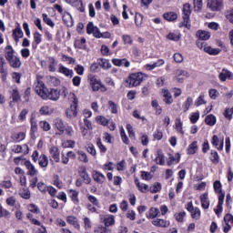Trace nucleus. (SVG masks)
<instances>
[{
    "label": "nucleus",
    "instance_id": "38",
    "mask_svg": "<svg viewBox=\"0 0 233 233\" xmlns=\"http://www.w3.org/2000/svg\"><path fill=\"white\" fill-rule=\"evenodd\" d=\"M167 38L169 39V41H179V39H181V34H179V33H169L167 35Z\"/></svg>",
    "mask_w": 233,
    "mask_h": 233
},
{
    "label": "nucleus",
    "instance_id": "46",
    "mask_svg": "<svg viewBox=\"0 0 233 233\" xmlns=\"http://www.w3.org/2000/svg\"><path fill=\"white\" fill-rule=\"evenodd\" d=\"M213 188L217 194H223V191L221 190V182L219 180L214 182Z\"/></svg>",
    "mask_w": 233,
    "mask_h": 233
},
{
    "label": "nucleus",
    "instance_id": "10",
    "mask_svg": "<svg viewBox=\"0 0 233 233\" xmlns=\"http://www.w3.org/2000/svg\"><path fill=\"white\" fill-rule=\"evenodd\" d=\"M24 165L27 169V176H31V177H34V176H37V169H35V167L32 165L30 160L25 161Z\"/></svg>",
    "mask_w": 233,
    "mask_h": 233
},
{
    "label": "nucleus",
    "instance_id": "21",
    "mask_svg": "<svg viewBox=\"0 0 233 233\" xmlns=\"http://www.w3.org/2000/svg\"><path fill=\"white\" fill-rule=\"evenodd\" d=\"M152 225L155 227H162V228H167L170 225V222L161 219V218H156L152 221Z\"/></svg>",
    "mask_w": 233,
    "mask_h": 233
},
{
    "label": "nucleus",
    "instance_id": "15",
    "mask_svg": "<svg viewBox=\"0 0 233 233\" xmlns=\"http://www.w3.org/2000/svg\"><path fill=\"white\" fill-rule=\"evenodd\" d=\"M46 59L48 63L49 72H56L57 70V68L56 67L57 66V60H56L54 56H49Z\"/></svg>",
    "mask_w": 233,
    "mask_h": 233
},
{
    "label": "nucleus",
    "instance_id": "18",
    "mask_svg": "<svg viewBox=\"0 0 233 233\" xmlns=\"http://www.w3.org/2000/svg\"><path fill=\"white\" fill-rule=\"evenodd\" d=\"M50 156L52 159H54L55 163H59V148H57V147H52L50 148Z\"/></svg>",
    "mask_w": 233,
    "mask_h": 233
},
{
    "label": "nucleus",
    "instance_id": "9",
    "mask_svg": "<svg viewBox=\"0 0 233 233\" xmlns=\"http://www.w3.org/2000/svg\"><path fill=\"white\" fill-rule=\"evenodd\" d=\"M24 35L25 34L23 33V29H21V25H18L15 29L13 30L12 37L15 42V45L19 43V39H22Z\"/></svg>",
    "mask_w": 233,
    "mask_h": 233
},
{
    "label": "nucleus",
    "instance_id": "13",
    "mask_svg": "<svg viewBox=\"0 0 233 233\" xmlns=\"http://www.w3.org/2000/svg\"><path fill=\"white\" fill-rule=\"evenodd\" d=\"M11 99L12 101L9 102V106L14 108L15 103H19V101H21V95H19L17 89H13Z\"/></svg>",
    "mask_w": 233,
    "mask_h": 233
},
{
    "label": "nucleus",
    "instance_id": "55",
    "mask_svg": "<svg viewBox=\"0 0 233 233\" xmlns=\"http://www.w3.org/2000/svg\"><path fill=\"white\" fill-rule=\"evenodd\" d=\"M122 39L124 41V45H132L133 40H132V36H130L129 35H123Z\"/></svg>",
    "mask_w": 233,
    "mask_h": 233
},
{
    "label": "nucleus",
    "instance_id": "7",
    "mask_svg": "<svg viewBox=\"0 0 233 233\" xmlns=\"http://www.w3.org/2000/svg\"><path fill=\"white\" fill-rule=\"evenodd\" d=\"M86 33L88 35L93 34L94 37L101 39V31L97 26H94V23L89 22L86 25Z\"/></svg>",
    "mask_w": 233,
    "mask_h": 233
},
{
    "label": "nucleus",
    "instance_id": "43",
    "mask_svg": "<svg viewBox=\"0 0 233 233\" xmlns=\"http://www.w3.org/2000/svg\"><path fill=\"white\" fill-rule=\"evenodd\" d=\"M135 25L140 27L143 25V15L137 13L135 15Z\"/></svg>",
    "mask_w": 233,
    "mask_h": 233
},
{
    "label": "nucleus",
    "instance_id": "41",
    "mask_svg": "<svg viewBox=\"0 0 233 233\" xmlns=\"http://www.w3.org/2000/svg\"><path fill=\"white\" fill-rule=\"evenodd\" d=\"M39 165L42 167V168L48 167V157L46 155H42L39 157Z\"/></svg>",
    "mask_w": 233,
    "mask_h": 233
},
{
    "label": "nucleus",
    "instance_id": "6",
    "mask_svg": "<svg viewBox=\"0 0 233 233\" xmlns=\"http://www.w3.org/2000/svg\"><path fill=\"white\" fill-rule=\"evenodd\" d=\"M87 79L92 88H105V86H103V82H101V79L96 76V75H88Z\"/></svg>",
    "mask_w": 233,
    "mask_h": 233
},
{
    "label": "nucleus",
    "instance_id": "61",
    "mask_svg": "<svg viewBox=\"0 0 233 233\" xmlns=\"http://www.w3.org/2000/svg\"><path fill=\"white\" fill-rule=\"evenodd\" d=\"M174 61L176 63H183V55H181L179 53H176L174 55Z\"/></svg>",
    "mask_w": 233,
    "mask_h": 233
},
{
    "label": "nucleus",
    "instance_id": "17",
    "mask_svg": "<svg viewBox=\"0 0 233 233\" xmlns=\"http://www.w3.org/2000/svg\"><path fill=\"white\" fill-rule=\"evenodd\" d=\"M54 125L56 128L60 132L59 134H65V123L63 122V119L61 118H56L54 120Z\"/></svg>",
    "mask_w": 233,
    "mask_h": 233
},
{
    "label": "nucleus",
    "instance_id": "62",
    "mask_svg": "<svg viewBox=\"0 0 233 233\" xmlns=\"http://www.w3.org/2000/svg\"><path fill=\"white\" fill-rule=\"evenodd\" d=\"M232 114H233L232 108H227L224 112L225 117H227L228 119H232Z\"/></svg>",
    "mask_w": 233,
    "mask_h": 233
},
{
    "label": "nucleus",
    "instance_id": "14",
    "mask_svg": "<svg viewBox=\"0 0 233 233\" xmlns=\"http://www.w3.org/2000/svg\"><path fill=\"white\" fill-rule=\"evenodd\" d=\"M112 63L113 65H115V66H123V65L124 66H126V68H128V66H130V62L127 60V58H114L112 59Z\"/></svg>",
    "mask_w": 233,
    "mask_h": 233
},
{
    "label": "nucleus",
    "instance_id": "23",
    "mask_svg": "<svg viewBox=\"0 0 233 233\" xmlns=\"http://www.w3.org/2000/svg\"><path fill=\"white\" fill-rule=\"evenodd\" d=\"M204 52H206V54H209V56H218V54H219V52H221V49L220 48H212L210 46H205Z\"/></svg>",
    "mask_w": 233,
    "mask_h": 233
},
{
    "label": "nucleus",
    "instance_id": "24",
    "mask_svg": "<svg viewBox=\"0 0 233 233\" xmlns=\"http://www.w3.org/2000/svg\"><path fill=\"white\" fill-rule=\"evenodd\" d=\"M200 202H201L202 208H204L205 209L210 207V202L208 201V193H204L200 196Z\"/></svg>",
    "mask_w": 233,
    "mask_h": 233
},
{
    "label": "nucleus",
    "instance_id": "64",
    "mask_svg": "<svg viewBox=\"0 0 233 233\" xmlns=\"http://www.w3.org/2000/svg\"><path fill=\"white\" fill-rule=\"evenodd\" d=\"M226 17L228 20H229L230 23L233 25V10L227 11Z\"/></svg>",
    "mask_w": 233,
    "mask_h": 233
},
{
    "label": "nucleus",
    "instance_id": "28",
    "mask_svg": "<svg viewBox=\"0 0 233 233\" xmlns=\"http://www.w3.org/2000/svg\"><path fill=\"white\" fill-rule=\"evenodd\" d=\"M58 72H60V74H64L66 77H72V76H74V71L65 67V66H60Z\"/></svg>",
    "mask_w": 233,
    "mask_h": 233
},
{
    "label": "nucleus",
    "instance_id": "35",
    "mask_svg": "<svg viewBox=\"0 0 233 233\" xmlns=\"http://www.w3.org/2000/svg\"><path fill=\"white\" fill-rule=\"evenodd\" d=\"M205 121L209 127H214V125H216V116L214 115H208Z\"/></svg>",
    "mask_w": 233,
    "mask_h": 233
},
{
    "label": "nucleus",
    "instance_id": "40",
    "mask_svg": "<svg viewBox=\"0 0 233 233\" xmlns=\"http://www.w3.org/2000/svg\"><path fill=\"white\" fill-rule=\"evenodd\" d=\"M163 65H165V60L160 59L157 62L154 63L153 65H150V64L147 65V70H154V68H157V66H161Z\"/></svg>",
    "mask_w": 233,
    "mask_h": 233
},
{
    "label": "nucleus",
    "instance_id": "44",
    "mask_svg": "<svg viewBox=\"0 0 233 233\" xmlns=\"http://www.w3.org/2000/svg\"><path fill=\"white\" fill-rule=\"evenodd\" d=\"M39 127H40V128H42V130H44V132H48L51 128L50 123H48L46 120L40 121Z\"/></svg>",
    "mask_w": 233,
    "mask_h": 233
},
{
    "label": "nucleus",
    "instance_id": "39",
    "mask_svg": "<svg viewBox=\"0 0 233 233\" xmlns=\"http://www.w3.org/2000/svg\"><path fill=\"white\" fill-rule=\"evenodd\" d=\"M66 221L67 223H69V225H73V227H75V228H79V224H77V218L74 216H69L66 218Z\"/></svg>",
    "mask_w": 233,
    "mask_h": 233
},
{
    "label": "nucleus",
    "instance_id": "42",
    "mask_svg": "<svg viewBox=\"0 0 233 233\" xmlns=\"http://www.w3.org/2000/svg\"><path fill=\"white\" fill-rule=\"evenodd\" d=\"M78 161H81V163H88V157L86 156V153L83 151H78Z\"/></svg>",
    "mask_w": 233,
    "mask_h": 233
},
{
    "label": "nucleus",
    "instance_id": "34",
    "mask_svg": "<svg viewBox=\"0 0 233 233\" xmlns=\"http://www.w3.org/2000/svg\"><path fill=\"white\" fill-rule=\"evenodd\" d=\"M42 17H43V21H44V23H46V25H47L51 28H54V26H56V24L54 23V21H52V18L48 17V15L43 14Z\"/></svg>",
    "mask_w": 233,
    "mask_h": 233
},
{
    "label": "nucleus",
    "instance_id": "54",
    "mask_svg": "<svg viewBox=\"0 0 233 233\" xmlns=\"http://www.w3.org/2000/svg\"><path fill=\"white\" fill-rule=\"evenodd\" d=\"M176 129L177 132H180V134H185V132H183V123H181L179 118H177L176 120Z\"/></svg>",
    "mask_w": 233,
    "mask_h": 233
},
{
    "label": "nucleus",
    "instance_id": "27",
    "mask_svg": "<svg viewBox=\"0 0 233 233\" xmlns=\"http://www.w3.org/2000/svg\"><path fill=\"white\" fill-rule=\"evenodd\" d=\"M168 159L169 160L167 161V165H168V167H172V165H176V164L179 163V160L181 159V155H179V153H177L175 155V157L170 156L168 157Z\"/></svg>",
    "mask_w": 233,
    "mask_h": 233
},
{
    "label": "nucleus",
    "instance_id": "31",
    "mask_svg": "<svg viewBox=\"0 0 233 233\" xmlns=\"http://www.w3.org/2000/svg\"><path fill=\"white\" fill-rule=\"evenodd\" d=\"M5 65H6V61L3 56H0V74H2L3 76H7L8 70L5 68Z\"/></svg>",
    "mask_w": 233,
    "mask_h": 233
},
{
    "label": "nucleus",
    "instance_id": "45",
    "mask_svg": "<svg viewBox=\"0 0 233 233\" xmlns=\"http://www.w3.org/2000/svg\"><path fill=\"white\" fill-rule=\"evenodd\" d=\"M188 154H196L198 152V142L194 141L192 144L189 145L187 149Z\"/></svg>",
    "mask_w": 233,
    "mask_h": 233
},
{
    "label": "nucleus",
    "instance_id": "56",
    "mask_svg": "<svg viewBox=\"0 0 233 233\" xmlns=\"http://www.w3.org/2000/svg\"><path fill=\"white\" fill-rule=\"evenodd\" d=\"M161 190V183H156L153 187H150V192L156 194Z\"/></svg>",
    "mask_w": 233,
    "mask_h": 233
},
{
    "label": "nucleus",
    "instance_id": "16",
    "mask_svg": "<svg viewBox=\"0 0 233 233\" xmlns=\"http://www.w3.org/2000/svg\"><path fill=\"white\" fill-rule=\"evenodd\" d=\"M93 179L96 183H100L101 184V183H105V181L106 180V177L101 172L94 171L93 172Z\"/></svg>",
    "mask_w": 233,
    "mask_h": 233
},
{
    "label": "nucleus",
    "instance_id": "49",
    "mask_svg": "<svg viewBox=\"0 0 233 233\" xmlns=\"http://www.w3.org/2000/svg\"><path fill=\"white\" fill-rule=\"evenodd\" d=\"M210 160L214 165H218V163H219V155H218V152L211 151Z\"/></svg>",
    "mask_w": 233,
    "mask_h": 233
},
{
    "label": "nucleus",
    "instance_id": "57",
    "mask_svg": "<svg viewBox=\"0 0 233 233\" xmlns=\"http://www.w3.org/2000/svg\"><path fill=\"white\" fill-rule=\"evenodd\" d=\"M25 137H26V135L23 132L14 135V139H15L16 141H23Z\"/></svg>",
    "mask_w": 233,
    "mask_h": 233
},
{
    "label": "nucleus",
    "instance_id": "30",
    "mask_svg": "<svg viewBox=\"0 0 233 233\" xmlns=\"http://www.w3.org/2000/svg\"><path fill=\"white\" fill-rule=\"evenodd\" d=\"M41 41H43V35L41 34H39V32L34 33L35 44H33V48H37V45H39V43H41Z\"/></svg>",
    "mask_w": 233,
    "mask_h": 233
},
{
    "label": "nucleus",
    "instance_id": "11",
    "mask_svg": "<svg viewBox=\"0 0 233 233\" xmlns=\"http://www.w3.org/2000/svg\"><path fill=\"white\" fill-rule=\"evenodd\" d=\"M190 5L185 4L183 6V20L186 23V26L188 25V21L190 20Z\"/></svg>",
    "mask_w": 233,
    "mask_h": 233
},
{
    "label": "nucleus",
    "instance_id": "50",
    "mask_svg": "<svg viewBox=\"0 0 233 233\" xmlns=\"http://www.w3.org/2000/svg\"><path fill=\"white\" fill-rule=\"evenodd\" d=\"M99 65L100 66H102V68H111L112 65H110V61L105 59V58H101L99 60Z\"/></svg>",
    "mask_w": 233,
    "mask_h": 233
},
{
    "label": "nucleus",
    "instance_id": "36",
    "mask_svg": "<svg viewBox=\"0 0 233 233\" xmlns=\"http://www.w3.org/2000/svg\"><path fill=\"white\" fill-rule=\"evenodd\" d=\"M81 177L84 178V182L86 183V185H90V181H92V179L90 178V177L88 176V173L86 172V168H83V171L80 174Z\"/></svg>",
    "mask_w": 233,
    "mask_h": 233
},
{
    "label": "nucleus",
    "instance_id": "59",
    "mask_svg": "<svg viewBox=\"0 0 233 233\" xmlns=\"http://www.w3.org/2000/svg\"><path fill=\"white\" fill-rule=\"evenodd\" d=\"M191 217L193 218V219H199V218L201 217V211L199 210V208H196L193 211V214H191Z\"/></svg>",
    "mask_w": 233,
    "mask_h": 233
},
{
    "label": "nucleus",
    "instance_id": "53",
    "mask_svg": "<svg viewBox=\"0 0 233 233\" xmlns=\"http://www.w3.org/2000/svg\"><path fill=\"white\" fill-rule=\"evenodd\" d=\"M71 194V199L72 201H74L75 203H79V199L77 198V196H79V192H77L76 190H73L71 189L70 191Z\"/></svg>",
    "mask_w": 233,
    "mask_h": 233
},
{
    "label": "nucleus",
    "instance_id": "3",
    "mask_svg": "<svg viewBox=\"0 0 233 233\" xmlns=\"http://www.w3.org/2000/svg\"><path fill=\"white\" fill-rule=\"evenodd\" d=\"M68 99L73 103L70 107H68L66 110V116L69 119H74V117H77V105L79 103V100L77 99V96H76V94L69 93Z\"/></svg>",
    "mask_w": 233,
    "mask_h": 233
},
{
    "label": "nucleus",
    "instance_id": "4",
    "mask_svg": "<svg viewBox=\"0 0 233 233\" xmlns=\"http://www.w3.org/2000/svg\"><path fill=\"white\" fill-rule=\"evenodd\" d=\"M146 76L143 73H133L126 80V86H139L145 80Z\"/></svg>",
    "mask_w": 233,
    "mask_h": 233
},
{
    "label": "nucleus",
    "instance_id": "47",
    "mask_svg": "<svg viewBox=\"0 0 233 233\" xmlns=\"http://www.w3.org/2000/svg\"><path fill=\"white\" fill-rule=\"evenodd\" d=\"M159 214V210L156 208H151L148 211L147 218H150V219H154Z\"/></svg>",
    "mask_w": 233,
    "mask_h": 233
},
{
    "label": "nucleus",
    "instance_id": "32",
    "mask_svg": "<svg viewBox=\"0 0 233 233\" xmlns=\"http://www.w3.org/2000/svg\"><path fill=\"white\" fill-rule=\"evenodd\" d=\"M164 96V101L167 105H172V95H170V92H168L167 89H165L163 92Z\"/></svg>",
    "mask_w": 233,
    "mask_h": 233
},
{
    "label": "nucleus",
    "instance_id": "60",
    "mask_svg": "<svg viewBox=\"0 0 233 233\" xmlns=\"http://www.w3.org/2000/svg\"><path fill=\"white\" fill-rule=\"evenodd\" d=\"M109 107L111 108L112 114H117V105L116 103L109 101L108 102Z\"/></svg>",
    "mask_w": 233,
    "mask_h": 233
},
{
    "label": "nucleus",
    "instance_id": "20",
    "mask_svg": "<svg viewBox=\"0 0 233 233\" xmlns=\"http://www.w3.org/2000/svg\"><path fill=\"white\" fill-rule=\"evenodd\" d=\"M103 223H105V227H112L114 223H116V219L114 218L113 215H106L102 218Z\"/></svg>",
    "mask_w": 233,
    "mask_h": 233
},
{
    "label": "nucleus",
    "instance_id": "22",
    "mask_svg": "<svg viewBox=\"0 0 233 233\" xmlns=\"http://www.w3.org/2000/svg\"><path fill=\"white\" fill-rule=\"evenodd\" d=\"M211 143L214 147H216V148H218V150H223V139L219 140L218 136H213Z\"/></svg>",
    "mask_w": 233,
    "mask_h": 233
},
{
    "label": "nucleus",
    "instance_id": "1",
    "mask_svg": "<svg viewBox=\"0 0 233 233\" xmlns=\"http://www.w3.org/2000/svg\"><path fill=\"white\" fill-rule=\"evenodd\" d=\"M35 93L42 97V99H51L52 101H57L59 96L66 97L68 94L67 89H63L61 94V89H53V88H39L35 89Z\"/></svg>",
    "mask_w": 233,
    "mask_h": 233
},
{
    "label": "nucleus",
    "instance_id": "25",
    "mask_svg": "<svg viewBox=\"0 0 233 233\" xmlns=\"http://www.w3.org/2000/svg\"><path fill=\"white\" fill-rule=\"evenodd\" d=\"M197 35L200 41H208V39H210V33H208V31L199 30Z\"/></svg>",
    "mask_w": 233,
    "mask_h": 233
},
{
    "label": "nucleus",
    "instance_id": "19",
    "mask_svg": "<svg viewBox=\"0 0 233 233\" xmlns=\"http://www.w3.org/2000/svg\"><path fill=\"white\" fill-rule=\"evenodd\" d=\"M155 162L157 163V165H165V155L163 154V150L157 149Z\"/></svg>",
    "mask_w": 233,
    "mask_h": 233
},
{
    "label": "nucleus",
    "instance_id": "51",
    "mask_svg": "<svg viewBox=\"0 0 233 233\" xmlns=\"http://www.w3.org/2000/svg\"><path fill=\"white\" fill-rule=\"evenodd\" d=\"M48 81L53 86H59V84L61 83V81L56 76H49Z\"/></svg>",
    "mask_w": 233,
    "mask_h": 233
},
{
    "label": "nucleus",
    "instance_id": "5",
    "mask_svg": "<svg viewBox=\"0 0 233 233\" xmlns=\"http://www.w3.org/2000/svg\"><path fill=\"white\" fill-rule=\"evenodd\" d=\"M208 7L211 12H221L223 10V0H208Z\"/></svg>",
    "mask_w": 233,
    "mask_h": 233
},
{
    "label": "nucleus",
    "instance_id": "8",
    "mask_svg": "<svg viewBox=\"0 0 233 233\" xmlns=\"http://www.w3.org/2000/svg\"><path fill=\"white\" fill-rule=\"evenodd\" d=\"M218 79L222 82L227 81V79L232 80L233 73L230 72L228 69L223 68L222 71L218 75Z\"/></svg>",
    "mask_w": 233,
    "mask_h": 233
},
{
    "label": "nucleus",
    "instance_id": "12",
    "mask_svg": "<svg viewBox=\"0 0 233 233\" xmlns=\"http://www.w3.org/2000/svg\"><path fill=\"white\" fill-rule=\"evenodd\" d=\"M175 74L178 83H183V77H190V73L185 69H178Z\"/></svg>",
    "mask_w": 233,
    "mask_h": 233
},
{
    "label": "nucleus",
    "instance_id": "33",
    "mask_svg": "<svg viewBox=\"0 0 233 233\" xmlns=\"http://www.w3.org/2000/svg\"><path fill=\"white\" fill-rule=\"evenodd\" d=\"M135 183H136L138 190H140V192H143L144 194H146V192H148V185L139 183L138 179H136Z\"/></svg>",
    "mask_w": 233,
    "mask_h": 233
},
{
    "label": "nucleus",
    "instance_id": "2",
    "mask_svg": "<svg viewBox=\"0 0 233 233\" xmlns=\"http://www.w3.org/2000/svg\"><path fill=\"white\" fill-rule=\"evenodd\" d=\"M4 54L5 60L7 61L11 68H21L23 62H21V58H19V56H15V51L14 50L12 46H6L5 47Z\"/></svg>",
    "mask_w": 233,
    "mask_h": 233
},
{
    "label": "nucleus",
    "instance_id": "48",
    "mask_svg": "<svg viewBox=\"0 0 233 233\" xmlns=\"http://www.w3.org/2000/svg\"><path fill=\"white\" fill-rule=\"evenodd\" d=\"M194 100L192 99V97H187V101L185 102V104L183 105V108H184V112L188 111V108H190L191 105H193Z\"/></svg>",
    "mask_w": 233,
    "mask_h": 233
},
{
    "label": "nucleus",
    "instance_id": "26",
    "mask_svg": "<svg viewBox=\"0 0 233 233\" xmlns=\"http://www.w3.org/2000/svg\"><path fill=\"white\" fill-rule=\"evenodd\" d=\"M39 114L41 116H52V114H54V108L48 106H43L39 110Z\"/></svg>",
    "mask_w": 233,
    "mask_h": 233
},
{
    "label": "nucleus",
    "instance_id": "58",
    "mask_svg": "<svg viewBox=\"0 0 233 233\" xmlns=\"http://www.w3.org/2000/svg\"><path fill=\"white\" fill-rule=\"evenodd\" d=\"M195 10L199 11L203 8V0H194Z\"/></svg>",
    "mask_w": 233,
    "mask_h": 233
},
{
    "label": "nucleus",
    "instance_id": "63",
    "mask_svg": "<svg viewBox=\"0 0 233 233\" xmlns=\"http://www.w3.org/2000/svg\"><path fill=\"white\" fill-rule=\"evenodd\" d=\"M224 221H225L226 225H229L228 223H233V216L230 214H227L224 217Z\"/></svg>",
    "mask_w": 233,
    "mask_h": 233
},
{
    "label": "nucleus",
    "instance_id": "29",
    "mask_svg": "<svg viewBox=\"0 0 233 233\" xmlns=\"http://www.w3.org/2000/svg\"><path fill=\"white\" fill-rule=\"evenodd\" d=\"M164 19H166V21H176V19H177V14H176L175 12H167L165 13L163 15Z\"/></svg>",
    "mask_w": 233,
    "mask_h": 233
},
{
    "label": "nucleus",
    "instance_id": "52",
    "mask_svg": "<svg viewBox=\"0 0 233 233\" xmlns=\"http://www.w3.org/2000/svg\"><path fill=\"white\" fill-rule=\"evenodd\" d=\"M96 121H97L98 125H103V127H106V125H108V119H106L103 116H96Z\"/></svg>",
    "mask_w": 233,
    "mask_h": 233
},
{
    "label": "nucleus",
    "instance_id": "37",
    "mask_svg": "<svg viewBox=\"0 0 233 233\" xmlns=\"http://www.w3.org/2000/svg\"><path fill=\"white\" fill-rule=\"evenodd\" d=\"M71 5H73V6L77 7V10H79V12H85V6H83V1L82 0H72Z\"/></svg>",
    "mask_w": 233,
    "mask_h": 233
}]
</instances>
